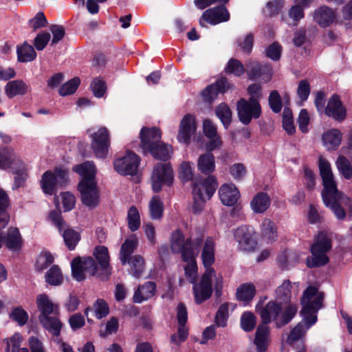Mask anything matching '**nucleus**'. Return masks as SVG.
Instances as JSON below:
<instances>
[{
	"label": "nucleus",
	"instance_id": "nucleus-1",
	"mask_svg": "<svg viewBox=\"0 0 352 352\" xmlns=\"http://www.w3.org/2000/svg\"><path fill=\"white\" fill-rule=\"evenodd\" d=\"M319 169L324 186L322 197L324 205L331 210L338 219L342 220L346 217L342 205L346 206L352 214V199L338 191L329 162L320 157Z\"/></svg>",
	"mask_w": 352,
	"mask_h": 352
},
{
	"label": "nucleus",
	"instance_id": "nucleus-2",
	"mask_svg": "<svg viewBox=\"0 0 352 352\" xmlns=\"http://www.w3.org/2000/svg\"><path fill=\"white\" fill-rule=\"evenodd\" d=\"M204 245L201 252V261L206 269L204 274L201 276L199 284L195 285L193 293L195 302L201 304L208 299L212 293V281L214 280V287L218 292L219 289L221 287L222 277L217 276L212 265L214 263L215 256V243L214 240L208 236L203 241Z\"/></svg>",
	"mask_w": 352,
	"mask_h": 352
},
{
	"label": "nucleus",
	"instance_id": "nucleus-3",
	"mask_svg": "<svg viewBox=\"0 0 352 352\" xmlns=\"http://www.w3.org/2000/svg\"><path fill=\"white\" fill-rule=\"evenodd\" d=\"M73 170L82 176L78 184V190L81 195V200L85 206L94 208L99 203V192L95 181L96 173V166L92 162H85L73 168Z\"/></svg>",
	"mask_w": 352,
	"mask_h": 352
},
{
	"label": "nucleus",
	"instance_id": "nucleus-4",
	"mask_svg": "<svg viewBox=\"0 0 352 352\" xmlns=\"http://www.w3.org/2000/svg\"><path fill=\"white\" fill-rule=\"evenodd\" d=\"M256 309L262 320L261 324L267 325L274 321L278 328L289 323L298 311V307L295 304L290 303L283 309L276 300L268 302L264 307H260L257 305Z\"/></svg>",
	"mask_w": 352,
	"mask_h": 352
},
{
	"label": "nucleus",
	"instance_id": "nucleus-5",
	"mask_svg": "<svg viewBox=\"0 0 352 352\" xmlns=\"http://www.w3.org/2000/svg\"><path fill=\"white\" fill-rule=\"evenodd\" d=\"M204 234L198 236L185 239L182 231H174L170 236V249L174 253L181 254L182 258H192L193 255H198L201 245L203 244Z\"/></svg>",
	"mask_w": 352,
	"mask_h": 352
},
{
	"label": "nucleus",
	"instance_id": "nucleus-6",
	"mask_svg": "<svg viewBox=\"0 0 352 352\" xmlns=\"http://www.w3.org/2000/svg\"><path fill=\"white\" fill-rule=\"evenodd\" d=\"M217 187V183L213 176H209L206 179L201 177L195 179L192 188L194 198L192 210L195 213L203 210L206 200L211 198Z\"/></svg>",
	"mask_w": 352,
	"mask_h": 352
},
{
	"label": "nucleus",
	"instance_id": "nucleus-7",
	"mask_svg": "<svg viewBox=\"0 0 352 352\" xmlns=\"http://www.w3.org/2000/svg\"><path fill=\"white\" fill-rule=\"evenodd\" d=\"M323 298V294L313 286L308 287L303 293L300 314L305 320L311 319L310 324H314L317 321L316 314L322 306Z\"/></svg>",
	"mask_w": 352,
	"mask_h": 352
},
{
	"label": "nucleus",
	"instance_id": "nucleus-8",
	"mask_svg": "<svg viewBox=\"0 0 352 352\" xmlns=\"http://www.w3.org/2000/svg\"><path fill=\"white\" fill-rule=\"evenodd\" d=\"M331 239L328 234L321 232L318 234L316 241L311 245V257L307 259L309 267L324 265L329 262L327 252L331 249Z\"/></svg>",
	"mask_w": 352,
	"mask_h": 352
},
{
	"label": "nucleus",
	"instance_id": "nucleus-9",
	"mask_svg": "<svg viewBox=\"0 0 352 352\" xmlns=\"http://www.w3.org/2000/svg\"><path fill=\"white\" fill-rule=\"evenodd\" d=\"M239 120L244 124H248L252 118H258L261 113V107L256 98L246 100L240 99L236 104Z\"/></svg>",
	"mask_w": 352,
	"mask_h": 352
},
{
	"label": "nucleus",
	"instance_id": "nucleus-10",
	"mask_svg": "<svg viewBox=\"0 0 352 352\" xmlns=\"http://www.w3.org/2000/svg\"><path fill=\"white\" fill-rule=\"evenodd\" d=\"M173 182V172L169 164L157 163L151 175L153 190L157 192L164 185L170 186Z\"/></svg>",
	"mask_w": 352,
	"mask_h": 352
},
{
	"label": "nucleus",
	"instance_id": "nucleus-11",
	"mask_svg": "<svg viewBox=\"0 0 352 352\" xmlns=\"http://www.w3.org/2000/svg\"><path fill=\"white\" fill-rule=\"evenodd\" d=\"M71 265L73 277L78 281L84 280L87 276H94L97 272V265L91 257H76Z\"/></svg>",
	"mask_w": 352,
	"mask_h": 352
},
{
	"label": "nucleus",
	"instance_id": "nucleus-12",
	"mask_svg": "<svg viewBox=\"0 0 352 352\" xmlns=\"http://www.w3.org/2000/svg\"><path fill=\"white\" fill-rule=\"evenodd\" d=\"M67 173L66 170L62 168H56L54 172L48 170L44 173L41 181L43 192L52 195L57 186H62L66 182Z\"/></svg>",
	"mask_w": 352,
	"mask_h": 352
},
{
	"label": "nucleus",
	"instance_id": "nucleus-13",
	"mask_svg": "<svg viewBox=\"0 0 352 352\" xmlns=\"http://www.w3.org/2000/svg\"><path fill=\"white\" fill-rule=\"evenodd\" d=\"M91 148L97 157H105L110 146V136L107 128L101 127L91 135Z\"/></svg>",
	"mask_w": 352,
	"mask_h": 352
},
{
	"label": "nucleus",
	"instance_id": "nucleus-14",
	"mask_svg": "<svg viewBox=\"0 0 352 352\" xmlns=\"http://www.w3.org/2000/svg\"><path fill=\"white\" fill-rule=\"evenodd\" d=\"M234 235L240 250L245 252H252L256 249L257 241L252 228L241 226L235 230Z\"/></svg>",
	"mask_w": 352,
	"mask_h": 352
},
{
	"label": "nucleus",
	"instance_id": "nucleus-15",
	"mask_svg": "<svg viewBox=\"0 0 352 352\" xmlns=\"http://www.w3.org/2000/svg\"><path fill=\"white\" fill-rule=\"evenodd\" d=\"M140 160L135 153L128 151L124 157L114 161V168L121 175H133L137 173Z\"/></svg>",
	"mask_w": 352,
	"mask_h": 352
},
{
	"label": "nucleus",
	"instance_id": "nucleus-16",
	"mask_svg": "<svg viewBox=\"0 0 352 352\" xmlns=\"http://www.w3.org/2000/svg\"><path fill=\"white\" fill-rule=\"evenodd\" d=\"M229 19L230 14L228 10L223 6H220L204 11L199 19V24L202 27H206L205 23L217 25L228 21Z\"/></svg>",
	"mask_w": 352,
	"mask_h": 352
},
{
	"label": "nucleus",
	"instance_id": "nucleus-17",
	"mask_svg": "<svg viewBox=\"0 0 352 352\" xmlns=\"http://www.w3.org/2000/svg\"><path fill=\"white\" fill-rule=\"evenodd\" d=\"M177 319L179 324L177 334L172 335L170 340L176 345H179L186 340L188 334V329L185 325L188 319V313L183 303H179L177 306Z\"/></svg>",
	"mask_w": 352,
	"mask_h": 352
},
{
	"label": "nucleus",
	"instance_id": "nucleus-18",
	"mask_svg": "<svg viewBox=\"0 0 352 352\" xmlns=\"http://www.w3.org/2000/svg\"><path fill=\"white\" fill-rule=\"evenodd\" d=\"M203 131L209 141L206 145L208 151L219 148L222 146V140L217 133V126L210 120H205L203 123Z\"/></svg>",
	"mask_w": 352,
	"mask_h": 352
},
{
	"label": "nucleus",
	"instance_id": "nucleus-19",
	"mask_svg": "<svg viewBox=\"0 0 352 352\" xmlns=\"http://www.w3.org/2000/svg\"><path fill=\"white\" fill-rule=\"evenodd\" d=\"M196 129L195 117L191 114L186 115L180 122L177 134L178 141L181 143H188L191 136L195 133Z\"/></svg>",
	"mask_w": 352,
	"mask_h": 352
},
{
	"label": "nucleus",
	"instance_id": "nucleus-20",
	"mask_svg": "<svg viewBox=\"0 0 352 352\" xmlns=\"http://www.w3.org/2000/svg\"><path fill=\"white\" fill-rule=\"evenodd\" d=\"M36 304L41 313L38 318L51 314L56 316L59 315L58 305L53 302L50 298L45 294H41L37 296Z\"/></svg>",
	"mask_w": 352,
	"mask_h": 352
},
{
	"label": "nucleus",
	"instance_id": "nucleus-21",
	"mask_svg": "<svg viewBox=\"0 0 352 352\" xmlns=\"http://www.w3.org/2000/svg\"><path fill=\"white\" fill-rule=\"evenodd\" d=\"M22 164L23 162L16 156L12 148H0V168H10L12 170Z\"/></svg>",
	"mask_w": 352,
	"mask_h": 352
},
{
	"label": "nucleus",
	"instance_id": "nucleus-22",
	"mask_svg": "<svg viewBox=\"0 0 352 352\" xmlns=\"http://www.w3.org/2000/svg\"><path fill=\"white\" fill-rule=\"evenodd\" d=\"M324 112L329 117L338 121L343 120L346 117V109L338 95H333L329 99Z\"/></svg>",
	"mask_w": 352,
	"mask_h": 352
},
{
	"label": "nucleus",
	"instance_id": "nucleus-23",
	"mask_svg": "<svg viewBox=\"0 0 352 352\" xmlns=\"http://www.w3.org/2000/svg\"><path fill=\"white\" fill-rule=\"evenodd\" d=\"M270 329L267 325L260 324L256 329L254 344L257 352H265L270 344Z\"/></svg>",
	"mask_w": 352,
	"mask_h": 352
},
{
	"label": "nucleus",
	"instance_id": "nucleus-24",
	"mask_svg": "<svg viewBox=\"0 0 352 352\" xmlns=\"http://www.w3.org/2000/svg\"><path fill=\"white\" fill-rule=\"evenodd\" d=\"M219 195L222 204L225 206H234L240 197V192L232 184H223L219 190Z\"/></svg>",
	"mask_w": 352,
	"mask_h": 352
},
{
	"label": "nucleus",
	"instance_id": "nucleus-25",
	"mask_svg": "<svg viewBox=\"0 0 352 352\" xmlns=\"http://www.w3.org/2000/svg\"><path fill=\"white\" fill-rule=\"evenodd\" d=\"M230 88L226 78L219 79L216 83L208 86L203 91L202 96L205 101L211 102L219 93H224Z\"/></svg>",
	"mask_w": 352,
	"mask_h": 352
},
{
	"label": "nucleus",
	"instance_id": "nucleus-26",
	"mask_svg": "<svg viewBox=\"0 0 352 352\" xmlns=\"http://www.w3.org/2000/svg\"><path fill=\"white\" fill-rule=\"evenodd\" d=\"M161 136V132L158 129L143 127L140 131L141 148L143 151L145 153L150 151L148 147L144 146V140L148 142V144H151L153 148L160 142Z\"/></svg>",
	"mask_w": 352,
	"mask_h": 352
},
{
	"label": "nucleus",
	"instance_id": "nucleus-27",
	"mask_svg": "<svg viewBox=\"0 0 352 352\" xmlns=\"http://www.w3.org/2000/svg\"><path fill=\"white\" fill-rule=\"evenodd\" d=\"M156 292V285L155 283L148 281L145 284L139 286L135 291L133 295V301L136 303H141L152 298Z\"/></svg>",
	"mask_w": 352,
	"mask_h": 352
},
{
	"label": "nucleus",
	"instance_id": "nucleus-28",
	"mask_svg": "<svg viewBox=\"0 0 352 352\" xmlns=\"http://www.w3.org/2000/svg\"><path fill=\"white\" fill-rule=\"evenodd\" d=\"M336 19L335 12L327 6H322L314 13L315 21L322 27L329 26Z\"/></svg>",
	"mask_w": 352,
	"mask_h": 352
},
{
	"label": "nucleus",
	"instance_id": "nucleus-29",
	"mask_svg": "<svg viewBox=\"0 0 352 352\" xmlns=\"http://www.w3.org/2000/svg\"><path fill=\"white\" fill-rule=\"evenodd\" d=\"M271 205V199L266 192L257 193L250 202V208L255 213H263Z\"/></svg>",
	"mask_w": 352,
	"mask_h": 352
},
{
	"label": "nucleus",
	"instance_id": "nucleus-30",
	"mask_svg": "<svg viewBox=\"0 0 352 352\" xmlns=\"http://www.w3.org/2000/svg\"><path fill=\"white\" fill-rule=\"evenodd\" d=\"M138 244V240L135 234L126 239L124 243L122 245L120 253V258L122 265H125L127 263L129 258H130V256L137 248Z\"/></svg>",
	"mask_w": 352,
	"mask_h": 352
},
{
	"label": "nucleus",
	"instance_id": "nucleus-31",
	"mask_svg": "<svg viewBox=\"0 0 352 352\" xmlns=\"http://www.w3.org/2000/svg\"><path fill=\"white\" fill-rule=\"evenodd\" d=\"M144 145L150 148L148 153L155 159L166 161L170 157L171 147L161 141L153 148H152L151 144H148V142H146V140H144Z\"/></svg>",
	"mask_w": 352,
	"mask_h": 352
},
{
	"label": "nucleus",
	"instance_id": "nucleus-32",
	"mask_svg": "<svg viewBox=\"0 0 352 352\" xmlns=\"http://www.w3.org/2000/svg\"><path fill=\"white\" fill-rule=\"evenodd\" d=\"M39 321L43 327L55 336L60 334L63 324L58 318V316H43L39 318Z\"/></svg>",
	"mask_w": 352,
	"mask_h": 352
},
{
	"label": "nucleus",
	"instance_id": "nucleus-33",
	"mask_svg": "<svg viewBox=\"0 0 352 352\" xmlns=\"http://www.w3.org/2000/svg\"><path fill=\"white\" fill-rule=\"evenodd\" d=\"M197 168L205 175L212 173L215 169L214 156L208 151L201 155L197 160Z\"/></svg>",
	"mask_w": 352,
	"mask_h": 352
},
{
	"label": "nucleus",
	"instance_id": "nucleus-34",
	"mask_svg": "<svg viewBox=\"0 0 352 352\" xmlns=\"http://www.w3.org/2000/svg\"><path fill=\"white\" fill-rule=\"evenodd\" d=\"M292 283L285 280L275 289V300L280 304H286L290 301L292 296Z\"/></svg>",
	"mask_w": 352,
	"mask_h": 352
},
{
	"label": "nucleus",
	"instance_id": "nucleus-35",
	"mask_svg": "<svg viewBox=\"0 0 352 352\" xmlns=\"http://www.w3.org/2000/svg\"><path fill=\"white\" fill-rule=\"evenodd\" d=\"M28 90V86L21 80L10 81L5 87L6 94L10 98L17 95H24Z\"/></svg>",
	"mask_w": 352,
	"mask_h": 352
},
{
	"label": "nucleus",
	"instance_id": "nucleus-36",
	"mask_svg": "<svg viewBox=\"0 0 352 352\" xmlns=\"http://www.w3.org/2000/svg\"><path fill=\"white\" fill-rule=\"evenodd\" d=\"M310 322L311 319L305 320L304 318H302V321L291 331L289 335L287 336L286 342L289 344H292L296 340L301 338L308 329L313 325L309 324Z\"/></svg>",
	"mask_w": 352,
	"mask_h": 352
},
{
	"label": "nucleus",
	"instance_id": "nucleus-37",
	"mask_svg": "<svg viewBox=\"0 0 352 352\" xmlns=\"http://www.w3.org/2000/svg\"><path fill=\"white\" fill-rule=\"evenodd\" d=\"M6 247L10 250H19L22 243L21 236L19 231L16 228H11L8 230L7 235L4 237Z\"/></svg>",
	"mask_w": 352,
	"mask_h": 352
},
{
	"label": "nucleus",
	"instance_id": "nucleus-38",
	"mask_svg": "<svg viewBox=\"0 0 352 352\" xmlns=\"http://www.w3.org/2000/svg\"><path fill=\"white\" fill-rule=\"evenodd\" d=\"M322 139L324 145L329 150L335 149L341 143L342 133L338 129H331L324 133Z\"/></svg>",
	"mask_w": 352,
	"mask_h": 352
},
{
	"label": "nucleus",
	"instance_id": "nucleus-39",
	"mask_svg": "<svg viewBox=\"0 0 352 352\" xmlns=\"http://www.w3.org/2000/svg\"><path fill=\"white\" fill-rule=\"evenodd\" d=\"M256 294L255 286L252 283H244L240 285L236 292V298L240 301L250 302Z\"/></svg>",
	"mask_w": 352,
	"mask_h": 352
},
{
	"label": "nucleus",
	"instance_id": "nucleus-40",
	"mask_svg": "<svg viewBox=\"0 0 352 352\" xmlns=\"http://www.w3.org/2000/svg\"><path fill=\"white\" fill-rule=\"evenodd\" d=\"M127 263L130 265L131 274L137 278H140L144 270L145 263L143 257L134 255L129 258Z\"/></svg>",
	"mask_w": 352,
	"mask_h": 352
},
{
	"label": "nucleus",
	"instance_id": "nucleus-41",
	"mask_svg": "<svg viewBox=\"0 0 352 352\" xmlns=\"http://www.w3.org/2000/svg\"><path fill=\"white\" fill-rule=\"evenodd\" d=\"M197 255H193L192 258H182L187 265L184 267L185 275L188 281L194 285H197L195 281L197 276V266L195 258ZM195 285H193L194 287Z\"/></svg>",
	"mask_w": 352,
	"mask_h": 352
},
{
	"label": "nucleus",
	"instance_id": "nucleus-42",
	"mask_svg": "<svg viewBox=\"0 0 352 352\" xmlns=\"http://www.w3.org/2000/svg\"><path fill=\"white\" fill-rule=\"evenodd\" d=\"M17 56L20 62H30L36 57V52L32 45L24 43L23 45L17 47Z\"/></svg>",
	"mask_w": 352,
	"mask_h": 352
},
{
	"label": "nucleus",
	"instance_id": "nucleus-43",
	"mask_svg": "<svg viewBox=\"0 0 352 352\" xmlns=\"http://www.w3.org/2000/svg\"><path fill=\"white\" fill-rule=\"evenodd\" d=\"M45 280L51 285H60L63 281V276L62 272L58 265H53L46 272Z\"/></svg>",
	"mask_w": 352,
	"mask_h": 352
},
{
	"label": "nucleus",
	"instance_id": "nucleus-44",
	"mask_svg": "<svg viewBox=\"0 0 352 352\" xmlns=\"http://www.w3.org/2000/svg\"><path fill=\"white\" fill-rule=\"evenodd\" d=\"M263 236L270 241L277 238V228L274 222L268 218H265L261 224Z\"/></svg>",
	"mask_w": 352,
	"mask_h": 352
},
{
	"label": "nucleus",
	"instance_id": "nucleus-45",
	"mask_svg": "<svg viewBox=\"0 0 352 352\" xmlns=\"http://www.w3.org/2000/svg\"><path fill=\"white\" fill-rule=\"evenodd\" d=\"M8 206V197L5 191L0 190V230L5 228L9 220L6 212Z\"/></svg>",
	"mask_w": 352,
	"mask_h": 352
},
{
	"label": "nucleus",
	"instance_id": "nucleus-46",
	"mask_svg": "<svg viewBox=\"0 0 352 352\" xmlns=\"http://www.w3.org/2000/svg\"><path fill=\"white\" fill-rule=\"evenodd\" d=\"M94 255L98 261V264L103 270L109 267V256L108 250L104 246L96 247Z\"/></svg>",
	"mask_w": 352,
	"mask_h": 352
},
{
	"label": "nucleus",
	"instance_id": "nucleus-47",
	"mask_svg": "<svg viewBox=\"0 0 352 352\" xmlns=\"http://www.w3.org/2000/svg\"><path fill=\"white\" fill-rule=\"evenodd\" d=\"M215 112L225 128H227L232 120V112L229 107L226 103H221L217 107Z\"/></svg>",
	"mask_w": 352,
	"mask_h": 352
},
{
	"label": "nucleus",
	"instance_id": "nucleus-48",
	"mask_svg": "<svg viewBox=\"0 0 352 352\" xmlns=\"http://www.w3.org/2000/svg\"><path fill=\"white\" fill-rule=\"evenodd\" d=\"M248 73L249 77L252 79L257 78L261 76L263 73H269L270 74L271 69L269 67L262 66L257 62H250L247 65Z\"/></svg>",
	"mask_w": 352,
	"mask_h": 352
},
{
	"label": "nucleus",
	"instance_id": "nucleus-49",
	"mask_svg": "<svg viewBox=\"0 0 352 352\" xmlns=\"http://www.w3.org/2000/svg\"><path fill=\"white\" fill-rule=\"evenodd\" d=\"M256 324V319L253 313L250 311L244 312L241 317L240 324L243 330L246 332L253 330Z\"/></svg>",
	"mask_w": 352,
	"mask_h": 352
},
{
	"label": "nucleus",
	"instance_id": "nucleus-50",
	"mask_svg": "<svg viewBox=\"0 0 352 352\" xmlns=\"http://www.w3.org/2000/svg\"><path fill=\"white\" fill-rule=\"evenodd\" d=\"M127 221L129 228L132 231H136L140 226V217L138 209L131 206L127 214Z\"/></svg>",
	"mask_w": 352,
	"mask_h": 352
},
{
	"label": "nucleus",
	"instance_id": "nucleus-51",
	"mask_svg": "<svg viewBox=\"0 0 352 352\" xmlns=\"http://www.w3.org/2000/svg\"><path fill=\"white\" fill-rule=\"evenodd\" d=\"M12 172L16 175L14 177L13 189H17L23 186L25 182L28 177L25 164L23 163L21 166H19L12 170Z\"/></svg>",
	"mask_w": 352,
	"mask_h": 352
},
{
	"label": "nucleus",
	"instance_id": "nucleus-52",
	"mask_svg": "<svg viewBox=\"0 0 352 352\" xmlns=\"http://www.w3.org/2000/svg\"><path fill=\"white\" fill-rule=\"evenodd\" d=\"M149 211L153 219H159L163 212V203L159 196H153L149 203Z\"/></svg>",
	"mask_w": 352,
	"mask_h": 352
},
{
	"label": "nucleus",
	"instance_id": "nucleus-53",
	"mask_svg": "<svg viewBox=\"0 0 352 352\" xmlns=\"http://www.w3.org/2000/svg\"><path fill=\"white\" fill-rule=\"evenodd\" d=\"M54 262V257L47 252H41L37 257L35 267L36 270L41 272L45 270Z\"/></svg>",
	"mask_w": 352,
	"mask_h": 352
},
{
	"label": "nucleus",
	"instance_id": "nucleus-54",
	"mask_svg": "<svg viewBox=\"0 0 352 352\" xmlns=\"http://www.w3.org/2000/svg\"><path fill=\"white\" fill-rule=\"evenodd\" d=\"M340 173L347 179L352 177V168L349 160L344 156H339L336 161Z\"/></svg>",
	"mask_w": 352,
	"mask_h": 352
},
{
	"label": "nucleus",
	"instance_id": "nucleus-55",
	"mask_svg": "<svg viewBox=\"0 0 352 352\" xmlns=\"http://www.w3.org/2000/svg\"><path fill=\"white\" fill-rule=\"evenodd\" d=\"M63 236L66 245L70 250L75 248L76 244L80 240L79 234L72 229H67L64 231Z\"/></svg>",
	"mask_w": 352,
	"mask_h": 352
},
{
	"label": "nucleus",
	"instance_id": "nucleus-56",
	"mask_svg": "<svg viewBox=\"0 0 352 352\" xmlns=\"http://www.w3.org/2000/svg\"><path fill=\"white\" fill-rule=\"evenodd\" d=\"M80 82V78L78 77L71 79L61 86L59 89L60 95L65 96L74 94L79 86Z\"/></svg>",
	"mask_w": 352,
	"mask_h": 352
},
{
	"label": "nucleus",
	"instance_id": "nucleus-57",
	"mask_svg": "<svg viewBox=\"0 0 352 352\" xmlns=\"http://www.w3.org/2000/svg\"><path fill=\"white\" fill-rule=\"evenodd\" d=\"M283 126L288 134L292 135L295 132L293 116L289 108H285L283 114Z\"/></svg>",
	"mask_w": 352,
	"mask_h": 352
},
{
	"label": "nucleus",
	"instance_id": "nucleus-58",
	"mask_svg": "<svg viewBox=\"0 0 352 352\" xmlns=\"http://www.w3.org/2000/svg\"><path fill=\"white\" fill-rule=\"evenodd\" d=\"M228 318V303L222 304L215 316V323L218 327H224L226 326Z\"/></svg>",
	"mask_w": 352,
	"mask_h": 352
},
{
	"label": "nucleus",
	"instance_id": "nucleus-59",
	"mask_svg": "<svg viewBox=\"0 0 352 352\" xmlns=\"http://www.w3.org/2000/svg\"><path fill=\"white\" fill-rule=\"evenodd\" d=\"M226 71L227 73L239 76L244 73L245 69L243 65L239 60L231 58L228 63Z\"/></svg>",
	"mask_w": 352,
	"mask_h": 352
},
{
	"label": "nucleus",
	"instance_id": "nucleus-60",
	"mask_svg": "<svg viewBox=\"0 0 352 352\" xmlns=\"http://www.w3.org/2000/svg\"><path fill=\"white\" fill-rule=\"evenodd\" d=\"M22 341V336L16 333H14L12 337L5 340L7 347L6 352H16L21 345Z\"/></svg>",
	"mask_w": 352,
	"mask_h": 352
},
{
	"label": "nucleus",
	"instance_id": "nucleus-61",
	"mask_svg": "<svg viewBox=\"0 0 352 352\" xmlns=\"http://www.w3.org/2000/svg\"><path fill=\"white\" fill-rule=\"evenodd\" d=\"M269 104L274 113H278L282 109V100L280 94L276 90L272 91L268 98Z\"/></svg>",
	"mask_w": 352,
	"mask_h": 352
},
{
	"label": "nucleus",
	"instance_id": "nucleus-62",
	"mask_svg": "<svg viewBox=\"0 0 352 352\" xmlns=\"http://www.w3.org/2000/svg\"><path fill=\"white\" fill-rule=\"evenodd\" d=\"M10 318L19 325H24L28 320V313L21 307L14 309L10 314Z\"/></svg>",
	"mask_w": 352,
	"mask_h": 352
},
{
	"label": "nucleus",
	"instance_id": "nucleus-63",
	"mask_svg": "<svg viewBox=\"0 0 352 352\" xmlns=\"http://www.w3.org/2000/svg\"><path fill=\"white\" fill-rule=\"evenodd\" d=\"M91 87L94 96L98 98L103 96L107 90L105 82L100 78H95L91 84Z\"/></svg>",
	"mask_w": 352,
	"mask_h": 352
},
{
	"label": "nucleus",
	"instance_id": "nucleus-64",
	"mask_svg": "<svg viewBox=\"0 0 352 352\" xmlns=\"http://www.w3.org/2000/svg\"><path fill=\"white\" fill-rule=\"evenodd\" d=\"M47 24V21L42 12H38L34 18L29 21V25L33 30L45 27Z\"/></svg>",
	"mask_w": 352,
	"mask_h": 352
}]
</instances>
